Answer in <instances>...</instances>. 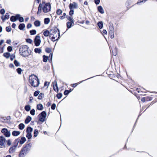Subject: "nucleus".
Here are the masks:
<instances>
[{
	"instance_id": "f257e3e1",
	"label": "nucleus",
	"mask_w": 157,
	"mask_h": 157,
	"mask_svg": "<svg viewBox=\"0 0 157 157\" xmlns=\"http://www.w3.org/2000/svg\"><path fill=\"white\" fill-rule=\"evenodd\" d=\"M29 47L26 45H22L20 46L19 51L20 55L24 57H28L31 53V51L28 50Z\"/></svg>"
},
{
	"instance_id": "f03ea898",
	"label": "nucleus",
	"mask_w": 157,
	"mask_h": 157,
	"mask_svg": "<svg viewBox=\"0 0 157 157\" xmlns=\"http://www.w3.org/2000/svg\"><path fill=\"white\" fill-rule=\"evenodd\" d=\"M32 144L29 143L26 144L23 147L20 152L19 155L20 157H24L29 152L31 149Z\"/></svg>"
},
{
	"instance_id": "7ed1b4c3",
	"label": "nucleus",
	"mask_w": 157,
	"mask_h": 157,
	"mask_svg": "<svg viewBox=\"0 0 157 157\" xmlns=\"http://www.w3.org/2000/svg\"><path fill=\"white\" fill-rule=\"evenodd\" d=\"M29 81L32 86L37 87L39 85L40 81L37 77L33 75L29 77Z\"/></svg>"
},
{
	"instance_id": "20e7f679",
	"label": "nucleus",
	"mask_w": 157,
	"mask_h": 157,
	"mask_svg": "<svg viewBox=\"0 0 157 157\" xmlns=\"http://www.w3.org/2000/svg\"><path fill=\"white\" fill-rule=\"evenodd\" d=\"M54 33L52 36H51V40L53 41H57L59 38V30L58 29L55 28L54 30Z\"/></svg>"
},
{
	"instance_id": "39448f33",
	"label": "nucleus",
	"mask_w": 157,
	"mask_h": 157,
	"mask_svg": "<svg viewBox=\"0 0 157 157\" xmlns=\"http://www.w3.org/2000/svg\"><path fill=\"white\" fill-rule=\"evenodd\" d=\"M39 120L42 122H44L46 116V113L45 111H43L39 115Z\"/></svg>"
},
{
	"instance_id": "423d86ee",
	"label": "nucleus",
	"mask_w": 157,
	"mask_h": 157,
	"mask_svg": "<svg viewBox=\"0 0 157 157\" xmlns=\"http://www.w3.org/2000/svg\"><path fill=\"white\" fill-rule=\"evenodd\" d=\"M1 132L6 137H9L11 136V133L10 131H9L6 128H2L1 130Z\"/></svg>"
},
{
	"instance_id": "0eeeda50",
	"label": "nucleus",
	"mask_w": 157,
	"mask_h": 157,
	"mask_svg": "<svg viewBox=\"0 0 157 157\" xmlns=\"http://www.w3.org/2000/svg\"><path fill=\"white\" fill-rule=\"evenodd\" d=\"M51 9V6L49 3L45 4L43 8V11L44 13L49 12Z\"/></svg>"
},
{
	"instance_id": "6e6552de",
	"label": "nucleus",
	"mask_w": 157,
	"mask_h": 157,
	"mask_svg": "<svg viewBox=\"0 0 157 157\" xmlns=\"http://www.w3.org/2000/svg\"><path fill=\"white\" fill-rule=\"evenodd\" d=\"M40 37L39 35H36L35 38L34 43L36 46H39L41 43Z\"/></svg>"
},
{
	"instance_id": "1a4fd4ad",
	"label": "nucleus",
	"mask_w": 157,
	"mask_h": 157,
	"mask_svg": "<svg viewBox=\"0 0 157 157\" xmlns=\"http://www.w3.org/2000/svg\"><path fill=\"white\" fill-rule=\"evenodd\" d=\"M6 139L3 136H0V147H4L6 142Z\"/></svg>"
},
{
	"instance_id": "9d476101",
	"label": "nucleus",
	"mask_w": 157,
	"mask_h": 157,
	"mask_svg": "<svg viewBox=\"0 0 157 157\" xmlns=\"http://www.w3.org/2000/svg\"><path fill=\"white\" fill-rule=\"evenodd\" d=\"M114 28L113 24L111 22H109V34L114 33Z\"/></svg>"
},
{
	"instance_id": "9b49d317",
	"label": "nucleus",
	"mask_w": 157,
	"mask_h": 157,
	"mask_svg": "<svg viewBox=\"0 0 157 157\" xmlns=\"http://www.w3.org/2000/svg\"><path fill=\"white\" fill-rule=\"evenodd\" d=\"M43 35L45 37L49 36L50 37H51V36H52V34L49 31L47 30L44 31Z\"/></svg>"
},
{
	"instance_id": "f8f14e48",
	"label": "nucleus",
	"mask_w": 157,
	"mask_h": 157,
	"mask_svg": "<svg viewBox=\"0 0 157 157\" xmlns=\"http://www.w3.org/2000/svg\"><path fill=\"white\" fill-rule=\"evenodd\" d=\"M78 5L77 3L74 2L72 3H71L69 5V9H76L77 8Z\"/></svg>"
},
{
	"instance_id": "ddd939ff",
	"label": "nucleus",
	"mask_w": 157,
	"mask_h": 157,
	"mask_svg": "<svg viewBox=\"0 0 157 157\" xmlns=\"http://www.w3.org/2000/svg\"><path fill=\"white\" fill-rule=\"evenodd\" d=\"M53 89L55 91L58 92V88L56 82L54 81L53 83Z\"/></svg>"
},
{
	"instance_id": "4468645a",
	"label": "nucleus",
	"mask_w": 157,
	"mask_h": 157,
	"mask_svg": "<svg viewBox=\"0 0 157 157\" xmlns=\"http://www.w3.org/2000/svg\"><path fill=\"white\" fill-rule=\"evenodd\" d=\"M16 147L13 145L9 149V153L11 154L13 153L15 151Z\"/></svg>"
},
{
	"instance_id": "2eb2a0df",
	"label": "nucleus",
	"mask_w": 157,
	"mask_h": 157,
	"mask_svg": "<svg viewBox=\"0 0 157 157\" xmlns=\"http://www.w3.org/2000/svg\"><path fill=\"white\" fill-rule=\"evenodd\" d=\"M98 11L101 14H103L104 13V11L101 6H100L98 7Z\"/></svg>"
},
{
	"instance_id": "dca6fc26",
	"label": "nucleus",
	"mask_w": 157,
	"mask_h": 157,
	"mask_svg": "<svg viewBox=\"0 0 157 157\" xmlns=\"http://www.w3.org/2000/svg\"><path fill=\"white\" fill-rule=\"evenodd\" d=\"M20 132L18 131H14L12 132V135L13 136H16L20 135Z\"/></svg>"
},
{
	"instance_id": "f3484780",
	"label": "nucleus",
	"mask_w": 157,
	"mask_h": 157,
	"mask_svg": "<svg viewBox=\"0 0 157 157\" xmlns=\"http://www.w3.org/2000/svg\"><path fill=\"white\" fill-rule=\"evenodd\" d=\"M10 17V15L9 13H6L5 16V18H4L3 16L2 17V19L3 21L6 20V19H8Z\"/></svg>"
},
{
	"instance_id": "a211bd4d",
	"label": "nucleus",
	"mask_w": 157,
	"mask_h": 157,
	"mask_svg": "<svg viewBox=\"0 0 157 157\" xmlns=\"http://www.w3.org/2000/svg\"><path fill=\"white\" fill-rule=\"evenodd\" d=\"M97 25L100 29H102L103 26V24L102 21H98L97 23Z\"/></svg>"
},
{
	"instance_id": "6ab92c4d",
	"label": "nucleus",
	"mask_w": 157,
	"mask_h": 157,
	"mask_svg": "<svg viewBox=\"0 0 157 157\" xmlns=\"http://www.w3.org/2000/svg\"><path fill=\"white\" fill-rule=\"evenodd\" d=\"M19 141L20 139L19 138H17L13 142V145L17 147L18 145V143H19Z\"/></svg>"
},
{
	"instance_id": "aec40b11",
	"label": "nucleus",
	"mask_w": 157,
	"mask_h": 157,
	"mask_svg": "<svg viewBox=\"0 0 157 157\" xmlns=\"http://www.w3.org/2000/svg\"><path fill=\"white\" fill-rule=\"evenodd\" d=\"M74 22L73 23H72L70 21H68L67 23V28L68 29L70 28L72 25V24H74Z\"/></svg>"
},
{
	"instance_id": "412c9836",
	"label": "nucleus",
	"mask_w": 157,
	"mask_h": 157,
	"mask_svg": "<svg viewBox=\"0 0 157 157\" xmlns=\"http://www.w3.org/2000/svg\"><path fill=\"white\" fill-rule=\"evenodd\" d=\"M32 118L30 116H28L26 119L25 121V124H28L31 120Z\"/></svg>"
},
{
	"instance_id": "4be33fe9",
	"label": "nucleus",
	"mask_w": 157,
	"mask_h": 157,
	"mask_svg": "<svg viewBox=\"0 0 157 157\" xmlns=\"http://www.w3.org/2000/svg\"><path fill=\"white\" fill-rule=\"evenodd\" d=\"M26 140V139L25 137H22L21 140L20 139L19 143L21 144H24Z\"/></svg>"
},
{
	"instance_id": "5701e85b",
	"label": "nucleus",
	"mask_w": 157,
	"mask_h": 157,
	"mask_svg": "<svg viewBox=\"0 0 157 157\" xmlns=\"http://www.w3.org/2000/svg\"><path fill=\"white\" fill-rule=\"evenodd\" d=\"M112 52L113 53V55L114 56H116L117 54V48L116 47H115L113 48V49H112Z\"/></svg>"
},
{
	"instance_id": "b1692460",
	"label": "nucleus",
	"mask_w": 157,
	"mask_h": 157,
	"mask_svg": "<svg viewBox=\"0 0 157 157\" xmlns=\"http://www.w3.org/2000/svg\"><path fill=\"white\" fill-rule=\"evenodd\" d=\"M25 27V25L23 23L21 24L18 26V28L21 30H23Z\"/></svg>"
},
{
	"instance_id": "393cba45",
	"label": "nucleus",
	"mask_w": 157,
	"mask_h": 157,
	"mask_svg": "<svg viewBox=\"0 0 157 157\" xmlns=\"http://www.w3.org/2000/svg\"><path fill=\"white\" fill-rule=\"evenodd\" d=\"M34 25L36 27H39L40 25V22L38 20H36L34 22Z\"/></svg>"
},
{
	"instance_id": "a878e982",
	"label": "nucleus",
	"mask_w": 157,
	"mask_h": 157,
	"mask_svg": "<svg viewBox=\"0 0 157 157\" xmlns=\"http://www.w3.org/2000/svg\"><path fill=\"white\" fill-rule=\"evenodd\" d=\"M42 6H44L43 5L40 4L38 7V10L37 11V13L39 14L40 13L41 9L42 8Z\"/></svg>"
},
{
	"instance_id": "bb28decb",
	"label": "nucleus",
	"mask_w": 157,
	"mask_h": 157,
	"mask_svg": "<svg viewBox=\"0 0 157 157\" xmlns=\"http://www.w3.org/2000/svg\"><path fill=\"white\" fill-rule=\"evenodd\" d=\"M34 52L36 53L40 54L41 52V49L40 48H36L34 49Z\"/></svg>"
},
{
	"instance_id": "cd10ccee",
	"label": "nucleus",
	"mask_w": 157,
	"mask_h": 157,
	"mask_svg": "<svg viewBox=\"0 0 157 157\" xmlns=\"http://www.w3.org/2000/svg\"><path fill=\"white\" fill-rule=\"evenodd\" d=\"M3 56L6 58L8 59L10 57V54L9 52H6L3 54Z\"/></svg>"
},
{
	"instance_id": "c85d7f7f",
	"label": "nucleus",
	"mask_w": 157,
	"mask_h": 157,
	"mask_svg": "<svg viewBox=\"0 0 157 157\" xmlns=\"http://www.w3.org/2000/svg\"><path fill=\"white\" fill-rule=\"evenodd\" d=\"M37 108L39 110H42L43 109V105L41 104H39L37 105Z\"/></svg>"
},
{
	"instance_id": "c756f323",
	"label": "nucleus",
	"mask_w": 157,
	"mask_h": 157,
	"mask_svg": "<svg viewBox=\"0 0 157 157\" xmlns=\"http://www.w3.org/2000/svg\"><path fill=\"white\" fill-rule=\"evenodd\" d=\"M25 109L27 111H29L31 109L30 106L29 105H27L25 106Z\"/></svg>"
},
{
	"instance_id": "7c9ffc66",
	"label": "nucleus",
	"mask_w": 157,
	"mask_h": 157,
	"mask_svg": "<svg viewBox=\"0 0 157 157\" xmlns=\"http://www.w3.org/2000/svg\"><path fill=\"white\" fill-rule=\"evenodd\" d=\"M66 18L69 21L71 22L72 23H73L74 22V20L71 17L67 16H66Z\"/></svg>"
},
{
	"instance_id": "2f4dec72",
	"label": "nucleus",
	"mask_w": 157,
	"mask_h": 157,
	"mask_svg": "<svg viewBox=\"0 0 157 157\" xmlns=\"http://www.w3.org/2000/svg\"><path fill=\"white\" fill-rule=\"evenodd\" d=\"M39 131L37 129H35L34 131V136L35 137H36L38 134Z\"/></svg>"
},
{
	"instance_id": "473e14b6",
	"label": "nucleus",
	"mask_w": 157,
	"mask_h": 157,
	"mask_svg": "<svg viewBox=\"0 0 157 157\" xmlns=\"http://www.w3.org/2000/svg\"><path fill=\"white\" fill-rule=\"evenodd\" d=\"M14 63L16 67H17L20 65V63L16 60L14 61Z\"/></svg>"
},
{
	"instance_id": "72a5a7b5",
	"label": "nucleus",
	"mask_w": 157,
	"mask_h": 157,
	"mask_svg": "<svg viewBox=\"0 0 157 157\" xmlns=\"http://www.w3.org/2000/svg\"><path fill=\"white\" fill-rule=\"evenodd\" d=\"M33 130V129L31 128V127H28L27 129V133H31Z\"/></svg>"
},
{
	"instance_id": "f704fd0d",
	"label": "nucleus",
	"mask_w": 157,
	"mask_h": 157,
	"mask_svg": "<svg viewBox=\"0 0 157 157\" xmlns=\"http://www.w3.org/2000/svg\"><path fill=\"white\" fill-rule=\"evenodd\" d=\"M50 19L48 18H45L44 19V23L45 24H48L50 22Z\"/></svg>"
},
{
	"instance_id": "c9c22d12",
	"label": "nucleus",
	"mask_w": 157,
	"mask_h": 157,
	"mask_svg": "<svg viewBox=\"0 0 157 157\" xmlns=\"http://www.w3.org/2000/svg\"><path fill=\"white\" fill-rule=\"evenodd\" d=\"M19 127L20 129L22 130L25 127V125L22 123H21L19 124Z\"/></svg>"
},
{
	"instance_id": "e433bc0d",
	"label": "nucleus",
	"mask_w": 157,
	"mask_h": 157,
	"mask_svg": "<svg viewBox=\"0 0 157 157\" xmlns=\"http://www.w3.org/2000/svg\"><path fill=\"white\" fill-rule=\"evenodd\" d=\"M70 11L69 12V14L70 16H72L73 15L74 13V10L73 9H70Z\"/></svg>"
},
{
	"instance_id": "4c0bfd02",
	"label": "nucleus",
	"mask_w": 157,
	"mask_h": 157,
	"mask_svg": "<svg viewBox=\"0 0 157 157\" xmlns=\"http://www.w3.org/2000/svg\"><path fill=\"white\" fill-rule=\"evenodd\" d=\"M43 61L44 62H47L48 59V57L45 55H44L43 56Z\"/></svg>"
},
{
	"instance_id": "58836bf2",
	"label": "nucleus",
	"mask_w": 157,
	"mask_h": 157,
	"mask_svg": "<svg viewBox=\"0 0 157 157\" xmlns=\"http://www.w3.org/2000/svg\"><path fill=\"white\" fill-rule=\"evenodd\" d=\"M44 97V94L42 93H40L38 96V99H42Z\"/></svg>"
},
{
	"instance_id": "ea45409f",
	"label": "nucleus",
	"mask_w": 157,
	"mask_h": 157,
	"mask_svg": "<svg viewBox=\"0 0 157 157\" xmlns=\"http://www.w3.org/2000/svg\"><path fill=\"white\" fill-rule=\"evenodd\" d=\"M10 21L12 22H14L16 21V17L14 16H12L10 17Z\"/></svg>"
},
{
	"instance_id": "a19ab883",
	"label": "nucleus",
	"mask_w": 157,
	"mask_h": 157,
	"mask_svg": "<svg viewBox=\"0 0 157 157\" xmlns=\"http://www.w3.org/2000/svg\"><path fill=\"white\" fill-rule=\"evenodd\" d=\"M36 33V31L35 30H33L30 31V33L31 35H35Z\"/></svg>"
},
{
	"instance_id": "79ce46f5",
	"label": "nucleus",
	"mask_w": 157,
	"mask_h": 157,
	"mask_svg": "<svg viewBox=\"0 0 157 157\" xmlns=\"http://www.w3.org/2000/svg\"><path fill=\"white\" fill-rule=\"evenodd\" d=\"M32 134L31 133H27V134L26 135V137L28 138V139H30L32 137Z\"/></svg>"
},
{
	"instance_id": "37998d69",
	"label": "nucleus",
	"mask_w": 157,
	"mask_h": 157,
	"mask_svg": "<svg viewBox=\"0 0 157 157\" xmlns=\"http://www.w3.org/2000/svg\"><path fill=\"white\" fill-rule=\"evenodd\" d=\"M22 71V69L20 68H18L17 69V73H18V74H21V72Z\"/></svg>"
},
{
	"instance_id": "c03bdc74",
	"label": "nucleus",
	"mask_w": 157,
	"mask_h": 157,
	"mask_svg": "<svg viewBox=\"0 0 157 157\" xmlns=\"http://www.w3.org/2000/svg\"><path fill=\"white\" fill-rule=\"evenodd\" d=\"M35 109H32L30 111V113L32 115L34 116L35 114Z\"/></svg>"
},
{
	"instance_id": "a18cd8bd",
	"label": "nucleus",
	"mask_w": 157,
	"mask_h": 157,
	"mask_svg": "<svg viewBox=\"0 0 157 157\" xmlns=\"http://www.w3.org/2000/svg\"><path fill=\"white\" fill-rule=\"evenodd\" d=\"M52 53H50L49 56L48 58V59L49 61H51L52 59Z\"/></svg>"
},
{
	"instance_id": "49530a36",
	"label": "nucleus",
	"mask_w": 157,
	"mask_h": 157,
	"mask_svg": "<svg viewBox=\"0 0 157 157\" xmlns=\"http://www.w3.org/2000/svg\"><path fill=\"white\" fill-rule=\"evenodd\" d=\"M69 93L68 90H65L63 94L65 95H67Z\"/></svg>"
},
{
	"instance_id": "de8ad7c7",
	"label": "nucleus",
	"mask_w": 157,
	"mask_h": 157,
	"mask_svg": "<svg viewBox=\"0 0 157 157\" xmlns=\"http://www.w3.org/2000/svg\"><path fill=\"white\" fill-rule=\"evenodd\" d=\"M6 30L8 32L11 31V27L10 26L6 27Z\"/></svg>"
},
{
	"instance_id": "09e8293b",
	"label": "nucleus",
	"mask_w": 157,
	"mask_h": 157,
	"mask_svg": "<svg viewBox=\"0 0 157 157\" xmlns=\"http://www.w3.org/2000/svg\"><path fill=\"white\" fill-rule=\"evenodd\" d=\"M26 41L27 43L30 44H32L33 42V40L30 39H26Z\"/></svg>"
},
{
	"instance_id": "8fccbe9b",
	"label": "nucleus",
	"mask_w": 157,
	"mask_h": 157,
	"mask_svg": "<svg viewBox=\"0 0 157 157\" xmlns=\"http://www.w3.org/2000/svg\"><path fill=\"white\" fill-rule=\"evenodd\" d=\"M39 91H36L34 93V95L35 96H36L39 94Z\"/></svg>"
},
{
	"instance_id": "3c124183",
	"label": "nucleus",
	"mask_w": 157,
	"mask_h": 157,
	"mask_svg": "<svg viewBox=\"0 0 157 157\" xmlns=\"http://www.w3.org/2000/svg\"><path fill=\"white\" fill-rule=\"evenodd\" d=\"M7 49L8 52H10L12 50V48L11 46H9L8 47Z\"/></svg>"
},
{
	"instance_id": "603ef678",
	"label": "nucleus",
	"mask_w": 157,
	"mask_h": 157,
	"mask_svg": "<svg viewBox=\"0 0 157 157\" xmlns=\"http://www.w3.org/2000/svg\"><path fill=\"white\" fill-rule=\"evenodd\" d=\"M45 51L47 52L50 53L51 51V49L50 48H46Z\"/></svg>"
},
{
	"instance_id": "864d4df0",
	"label": "nucleus",
	"mask_w": 157,
	"mask_h": 157,
	"mask_svg": "<svg viewBox=\"0 0 157 157\" xmlns=\"http://www.w3.org/2000/svg\"><path fill=\"white\" fill-rule=\"evenodd\" d=\"M15 55L14 54H13L10 56V60L12 61L15 58Z\"/></svg>"
},
{
	"instance_id": "5fc2aeb1",
	"label": "nucleus",
	"mask_w": 157,
	"mask_h": 157,
	"mask_svg": "<svg viewBox=\"0 0 157 157\" xmlns=\"http://www.w3.org/2000/svg\"><path fill=\"white\" fill-rule=\"evenodd\" d=\"M5 13V11L3 9H1L0 11V13L2 14H4Z\"/></svg>"
},
{
	"instance_id": "6e6d98bb",
	"label": "nucleus",
	"mask_w": 157,
	"mask_h": 157,
	"mask_svg": "<svg viewBox=\"0 0 157 157\" xmlns=\"http://www.w3.org/2000/svg\"><path fill=\"white\" fill-rule=\"evenodd\" d=\"M56 107V105L54 103L51 106V109L53 110H54L55 109Z\"/></svg>"
},
{
	"instance_id": "4d7b16f0",
	"label": "nucleus",
	"mask_w": 157,
	"mask_h": 157,
	"mask_svg": "<svg viewBox=\"0 0 157 157\" xmlns=\"http://www.w3.org/2000/svg\"><path fill=\"white\" fill-rule=\"evenodd\" d=\"M100 0H94V3L96 5H98L100 3Z\"/></svg>"
},
{
	"instance_id": "13d9d810",
	"label": "nucleus",
	"mask_w": 157,
	"mask_h": 157,
	"mask_svg": "<svg viewBox=\"0 0 157 157\" xmlns=\"http://www.w3.org/2000/svg\"><path fill=\"white\" fill-rule=\"evenodd\" d=\"M11 144V142L10 140H8L7 141V145L8 146H10Z\"/></svg>"
},
{
	"instance_id": "bf43d9fd",
	"label": "nucleus",
	"mask_w": 157,
	"mask_h": 157,
	"mask_svg": "<svg viewBox=\"0 0 157 157\" xmlns=\"http://www.w3.org/2000/svg\"><path fill=\"white\" fill-rule=\"evenodd\" d=\"M20 22H23L24 21V18L22 17H20L18 19Z\"/></svg>"
},
{
	"instance_id": "052dcab7",
	"label": "nucleus",
	"mask_w": 157,
	"mask_h": 157,
	"mask_svg": "<svg viewBox=\"0 0 157 157\" xmlns=\"http://www.w3.org/2000/svg\"><path fill=\"white\" fill-rule=\"evenodd\" d=\"M15 17H16V20L17 19H19L20 17H20V15L18 14H17Z\"/></svg>"
},
{
	"instance_id": "680f3d73",
	"label": "nucleus",
	"mask_w": 157,
	"mask_h": 157,
	"mask_svg": "<svg viewBox=\"0 0 157 157\" xmlns=\"http://www.w3.org/2000/svg\"><path fill=\"white\" fill-rule=\"evenodd\" d=\"M32 26V25L30 23H29L27 26V27L28 29H29Z\"/></svg>"
},
{
	"instance_id": "e2e57ef3",
	"label": "nucleus",
	"mask_w": 157,
	"mask_h": 157,
	"mask_svg": "<svg viewBox=\"0 0 157 157\" xmlns=\"http://www.w3.org/2000/svg\"><path fill=\"white\" fill-rule=\"evenodd\" d=\"M110 37L111 39H113L114 37V33H112V34H109Z\"/></svg>"
},
{
	"instance_id": "0e129e2a",
	"label": "nucleus",
	"mask_w": 157,
	"mask_h": 157,
	"mask_svg": "<svg viewBox=\"0 0 157 157\" xmlns=\"http://www.w3.org/2000/svg\"><path fill=\"white\" fill-rule=\"evenodd\" d=\"M102 33L104 34H107V32L105 29H103L102 31Z\"/></svg>"
},
{
	"instance_id": "69168bd1",
	"label": "nucleus",
	"mask_w": 157,
	"mask_h": 157,
	"mask_svg": "<svg viewBox=\"0 0 157 157\" xmlns=\"http://www.w3.org/2000/svg\"><path fill=\"white\" fill-rule=\"evenodd\" d=\"M9 67L10 68H13L14 67V66L13 64L10 63L9 65Z\"/></svg>"
},
{
	"instance_id": "338daca9",
	"label": "nucleus",
	"mask_w": 157,
	"mask_h": 157,
	"mask_svg": "<svg viewBox=\"0 0 157 157\" xmlns=\"http://www.w3.org/2000/svg\"><path fill=\"white\" fill-rule=\"evenodd\" d=\"M49 85V83L47 82H45L44 84V86H48Z\"/></svg>"
},
{
	"instance_id": "774afa93",
	"label": "nucleus",
	"mask_w": 157,
	"mask_h": 157,
	"mask_svg": "<svg viewBox=\"0 0 157 157\" xmlns=\"http://www.w3.org/2000/svg\"><path fill=\"white\" fill-rule=\"evenodd\" d=\"M16 26V25L15 23H13L12 25V27L13 28H15Z\"/></svg>"
}]
</instances>
